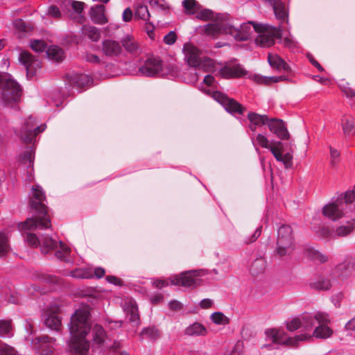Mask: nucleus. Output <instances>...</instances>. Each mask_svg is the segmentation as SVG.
Instances as JSON below:
<instances>
[{
  "mask_svg": "<svg viewBox=\"0 0 355 355\" xmlns=\"http://www.w3.org/2000/svg\"><path fill=\"white\" fill-rule=\"evenodd\" d=\"M90 330L94 343L101 345L105 342L107 336L102 326L95 324L91 329L88 308L77 309L71 317L69 323L71 338L68 346L71 352L79 355L87 354L89 349V343L86 339V336Z\"/></svg>",
  "mask_w": 355,
  "mask_h": 355,
  "instance_id": "f257e3e1",
  "label": "nucleus"
},
{
  "mask_svg": "<svg viewBox=\"0 0 355 355\" xmlns=\"http://www.w3.org/2000/svg\"><path fill=\"white\" fill-rule=\"evenodd\" d=\"M46 196L40 186L32 187V196L30 199V206L34 212V216L28 218L25 222L19 225L20 230H34L39 229H48L51 227L50 217L48 214L47 207L44 202Z\"/></svg>",
  "mask_w": 355,
  "mask_h": 355,
  "instance_id": "f03ea898",
  "label": "nucleus"
},
{
  "mask_svg": "<svg viewBox=\"0 0 355 355\" xmlns=\"http://www.w3.org/2000/svg\"><path fill=\"white\" fill-rule=\"evenodd\" d=\"M259 24L252 22L243 23L239 27H236L229 17L220 16L216 24H208L204 26L205 32L211 36L215 37L221 34L231 35L237 41H246L249 40L254 32H257Z\"/></svg>",
  "mask_w": 355,
  "mask_h": 355,
  "instance_id": "7ed1b4c3",
  "label": "nucleus"
},
{
  "mask_svg": "<svg viewBox=\"0 0 355 355\" xmlns=\"http://www.w3.org/2000/svg\"><path fill=\"white\" fill-rule=\"evenodd\" d=\"M183 51L184 58L188 64L192 67L209 71L214 67V62L211 59L202 57V51L191 43H186L184 45Z\"/></svg>",
  "mask_w": 355,
  "mask_h": 355,
  "instance_id": "20e7f679",
  "label": "nucleus"
},
{
  "mask_svg": "<svg viewBox=\"0 0 355 355\" xmlns=\"http://www.w3.org/2000/svg\"><path fill=\"white\" fill-rule=\"evenodd\" d=\"M275 252L282 257L290 255L295 249V238L291 226L282 225L277 230Z\"/></svg>",
  "mask_w": 355,
  "mask_h": 355,
  "instance_id": "39448f33",
  "label": "nucleus"
},
{
  "mask_svg": "<svg viewBox=\"0 0 355 355\" xmlns=\"http://www.w3.org/2000/svg\"><path fill=\"white\" fill-rule=\"evenodd\" d=\"M265 334L266 338L273 343L289 347H296L300 341L311 338V336L306 333L294 337H289L284 330L277 328L266 329Z\"/></svg>",
  "mask_w": 355,
  "mask_h": 355,
  "instance_id": "423d86ee",
  "label": "nucleus"
},
{
  "mask_svg": "<svg viewBox=\"0 0 355 355\" xmlns=\"http://www.w3.org/2000/svg\"><path fill=\"white\" fill-rule=\"evenodd\" d=\"M0 87L1 98L4 103L9 104L17 101L21 94V89L18 83L8 74H0Z\"/></svg>",
  "mask_w": 355,
  "mask_h": 355,
  "instance_id": "0eeeda50",
  "label": "nucleus"
},
{
  "mask_svg": "<svg viewBox=\"0 0 355 355\" xmlns=\"http://www.w3.org/2000/svg\"><path fill=\"white\" fill-rule=\"evenodd\" d=\"M40 245L43 253L46 254L54 250L55 251V257L58 259L64 262L71 261L69 258L71 249L63 242L60 241L59 244H58L51 237L46 236L41 239Z\"/></svg>",
  "mask_w": 355,
  "mask_h": 355,
  "instance_id": "6e6552de",
  "label": "nucleus"
},
{
  "mask_svg": "<svg viewBox=\"0 0 355 355\" xmlns=\"http://www.w3.org/2000/svg\"><path fill=\"white\" fill-rule=\"evenodd\" d=\"M255 39L257 45L261 47H269L274 44L275 40L281 36L279 28L268 24H259Z\"/></svg>",
  "mask_w": 355,
  "mask_h": 355,
  "instance_id": "1a4fd4ad",
  "label": "nucleus"
},
{
  "mask_svg": "<svg viewBox=\"0 0 355 355\" xmlns=\"http://www.w3.org/2000/svg\"><path fill=\"white\" fill-rule=\"evenodd\" d=\"M205 92L210 95L214 100L223 106L228 112L231 114H243L245 107L233 98H229L226 94L218 92L211 91L210 89H205Z\"/></svg>",
  "mask_w": 355,
  "mask_h": 355,
  "instance_id": "9d476101",
  "label": "nucleus"
},
{
  "mask_svg": "<svg viewBox=\"0 0 355 355\" xmlns=\"http://www.w3.org/2000/svg\"><path fill=\"white\" fill-rule=\"evenodd\" d=\"M35 123V119L32 116L29 117L24 123L20 132V137L24 142H33L35 137L46 129L45 124L34 128Z\"/></svg>",
  "mask_w": 355,
  "mask_h": 355,
  "instance_id": "9b49d317",
  "label": "nucleus"
},
{
  "mask_svg": "<svg viewBox=\"0 0 355 355\" xmlns=\"http://www.w3.org/2000/svg\"><path fill=\"white\" fill-rule=\"evenodd\" d=\"M139 71L144 76L155 77L163 76L164 72L162 61L158 58H150L139 68Z\"/></svg>",
  "mask_w": 355,
  "mask_h": 355,
  "instance_id": "f8f14e48",
  "label": "nucleus"
},
{
  "mask_svg": "<svg viewBox=\"0 0 355 355\" xmlns=\"http://www.w3.org/2000/svg\"><path fill=\"white\" fill-rule=\"evenodd\" d=\"M61 9L67 17L78 19V21L81 22L83 17L80 16L83 10L84 3L77 1L64 0L61 3Z\"/></svg>",
  "mask_w": 355,
  "mask_h": 355,
  "instance_id": "ddd939ff",
  "label": "nucleus"
},
{
  "mask_svg": "<svg viewBox=\"0 0 355 355\" xmlns=\"http://www.w3.org/2000/svg\"><path fill=\"white\" fill-rule=\"evenodd\" d=\"M200 275V271L191 270L182 272L179 276L171 279L173 285H181L185 287L194 286L197 284L196 277Z\"/></svg>",
  "mask_w": 355,
  "mask_h": 355,
  "instance_id": "4468645a",
  "label": "nucleus"
},
{
  "mask_svg": "<svg viewBox=\"0 0 355 355\" xmlns=\"http://www.w3.org/2000/svg\"><path fill=\"white\" fill-rule=\"evenodd\" d=\"M123 311L129 315V320L136 324H139V315L135 301L131 297H124L121 300Z\"/></svg>",
  "mask_w": 355,
  "mask_h": 355,
  "instance_id": "2eb2a0df",
  "label": "nucleus"
},
{
  "mask_svg": "<svg viewBox=\"0 0 355 355\" xmlns=\"http://www.w3.org/2000/svg\"><path fill=\"white\" fill-rule=\"evenodd\" d=\"M122 51V46L117 41L107 39L102 42V52L107 57H117L121 54Z\"/></svg>",
  "mask_w": 355,
  "mask_h": 355,
  "instance_id": "dca6fc26",
  "label": "nucleus"
},
{
  "mask_svg": "<svg viewBox=\"0 0 355 355\" xmlns=\"http://www.w3.org/2000/svg\"><path fill=\"white\" fill-rule=\"evenodd\" d=\"M19 60L26 67L28 75H33L36 69L41 67V62L28 52H21Z\"/></svg>",
  "mask_w": 355,
  "mask_h": 355,
  "instance_id": "f3484780",
  "label": "nucleus"
},
{
  "mask_svg": "<svg viewBox=\"0 0 355 355\" xmlns=\"http://www.w3.org/2000/svg\"><path fill=\"white\" fill-rule=\"evenodd\" d=\"M268 126L270 130L275 134L281 139H288L289 133L282 120L277 119H269Z\"/></svg>",
  "mask_w": 355,
  "mask_h": 355,
  "instance_id": "a211bd4d",
  "label": "nucleus"
},
{
  "mask_svg": "<svg viewBox=\"0 0 355 355\" xmlns=\"http://www.w3.org/2000/svg\"><path fill=\"white\" fill-rule=\"evenodd\" d=\"M220 75L225 78H240L247 75V71L241 64L225 66L219 71Z\"/></svg>",
  "mask_w": 355,
  "mask_h": 355,
  "instance_id": "6ab92c4d",
  "label": "nucleus"
},
{
  "mask_svg": "<svg viewBox=\"0 0 355 355\" xmlns=\"http://www.w3.org/2000/svg\"><path fill=\"white\" fill-rule=\"evenodd\" d=\"M68 84L73 87L83 88L90 84L91 78L85 74L71 73L67 76Z\"/></svg>",
  "mask_w": 355,
  "mask_h": 355,
  "instance_id": "aec40b11",
  "label": "nucleus"
},
{
  "mask_svg": "<svg viewBox=\"0 0 355 355\" xmlns=\"http://www.w3.org/2000/svg\"><path fill=\"white\" fill-rule=\"evenodd\" d=\"M272 7L276 18L282 21L288 17V10L282 0H265Z\"/></svg>",
  "mask_w": 355,
  "mask_h": 355,
  "instance_id": "412c9836",
  "label": "nucleus"
},
{
  "mask_svg": "<svg viewBox=\"0 0 355 355\" xmlns=\"http://www.w3.org/2000/svg\"><path fill=\"white\" fill-rule=\"evenodd\" d=\"M105 6L103 5H96L90 8L89 15L92 21L97 24H105L108 20L105 15Z\"/></svg>",
  "mask_w": 355,
  "mask_h": 355,
  "instance_id": "4be33fe9",
  "label": "nucleus"
},
{
  "mask_svg": "<svg viewBox=\"0 0 355 355\" xmlns=\"http://www.w3.org/2000/svg\"><path fill=\"white\" fill-rule=\"evenodd\" d=\"M58 309L55 311H48L45 315L44 323L49 328L58 331L61 327V318L58 313Z\"/></svg>",
  "mask_w": 355,
  "mask_h": 355,
  "instance_id": "5701e85b",
  "label": "nucleus"
},
{
  "mask_svg": "<svg viewBox=\"0 0 355 355\" xmlns=\"http://www.w3.org/2000/svg\"><path fill=\"white\" fill-rule=\"evenodd\" d=\"M322 214L332 220H337L343 216V211L334 202L326 205L322 209Z\"/></svg>",
  "mask_w": 355,
  "mask_h": 355,
  "instance_id": "b1692460",
  "label": "nucleus"
},
{
  "mask_svg": "<svg viewBox=\"0 0 355 355\" xmlns=\"http://www.w3.org/2000/svg\"><path fill=\"white\" fill-rule=\"evenodd\" d=\"M248 118L250 122V129L254 132L257 126L268 124L269 118L266 115H261L254 112H250Z\"/></svg>",
  "mask_w": 355,
  "mask_h": 355,
  "instance_id": "393cba45",
  "label": "nucleus"
},
{
  "mask_svg": "<svg viewBox=\"0 0 355 355\" xmlns=\"http://www.w3.org/2000/svg\"><path fill=\"white\" fill-rule=\"evenodd\" d=\"M267 266V262L263 257L254 260L250 267V272L253 276H258L264 273Z\"/></svg>",
  "mask_w": 355,
  "mask_h": 355,
  "instance_id": "a878e982",
  "label": "nucleus"
},
{
  "mask_svg": "<svg viewBox=\"0 0 355 355\" xmlns=\"http://www.w3.org/2000/svg\"><path fill=\"white\" fill-rule=\"evenodd\" d=\"M135 17L145 21H149L150 14L144 2H137L135 6Z\"/></svg>",
  "mask_w": 355,
  "mask_h": 355,
  "instance_id": "bb28decb",
  "label": "nucleus"
},
{
  "mask_svg": "<svg viewBox=\"0 0 355 355\" xmlns=\"http://www.w3.org/2000/svg\"><path fill=\"white\" fill-rule=\"evenodd\" d=\"M335 281L331 280L324 277H320L313 281L310 284L311 288L317 291H327L329 290L333 285Z\"/></svg>",
  "mask_w": 355,
  "mask_h": 355,
  "instance_id": "cd10ccee",
  "label": "nucleus"
},
{
  "mask_svg": "<svg viewBox=\"0 0 355 355\" xmlns=\"http://www.w3.org/2000/svg\"><path fill=\"white\" fill-rule=\"evenodd\" d=\"M352 270L349 263H342L338 265L333 272L334 277L343 280L351 274Z\"/></svg>",
  "mask_w": 355,
  "mask_h": 355,
  "instance_id": "c85d7f7f",
  "label": "nucleus"
},
{
  "mask_svg": "<svg viewBox=\"0 0 355 355\" xmlns=\"http://www.w3.org/2000/svg\"><path fill=\"white\" fill-rule=\"evenodd\" d=\"M184 333L190 336H205L207 334V331L201 323L194 322L186 328Z\"/></svg>",
  "mask_w": 355,
  "mask_h": 355,
  "instance_id": "c756f323",
  "label": "nucleus"
},
{
  "mask_svg": "<svg viewBox=\"0 0 355 355\" xmlns=\"http://www.w3.org/2000/svg\"><path fill=\"white\" fill-rule=\"evenodd\" d=\"M124 49L130 52L134 53L136 52L139 49V44L134 38V37L131 35H125L121 41Z\"/></svg>",
  "mask_w": 355,
  "mask_h": 355,
  "instance_id": "7c9ffc66",
  "label": "nucleus"
},
{
  "mask_svg": "<svg viewBox=\"0 0 355 355\" xmlns=\"http://www.w3.org/2000/svg\"><path fill=\"white\" fill-rule=\"evenodd\" d=\"M268 61L272 67L277 69L287 70L288 68L286 62L277 54L269 53Z\"/></svg>",
  "mask_w": 355,
  "mask_h": 355,
  "instance_id": "2f4dec72",
  "label": "nucleus"
},
{
  "mask_svg": "<svg viewBox=\"0 0 355 355\" xmlns=\"http://www.w3.org/2000/svg\"><path fill=\"white\" fill-rule=\"evenodd\" d=\"M13 326L11 320H0V336L11 338L13 336Z\"/></svg>",
  "mask_w": 355,
  "mask_h": 355,
  "instance_id": "473e14b6",
  "label": "nucleus"
},
{
  "mask_svg": "<svg viewBox=\"0 0 355 355\" xmlns=\"http://www.w3.org/2000/svg\"><path fill=\"white\" fill-rule=\"evenodd\" d=\"M305 255L314 261L324 263L327 261V257L313 248L307 247L304 250Z\"/></svg>",
  "mask_w": 355,
  "mask_h": 355,
  "instance_id": "72a5a7b5",
  "label": "nucleus"
},
{
  "mask_svg": "<svg viewBox=\"0 0 355 355\" xmlns=\"http://www.w3.org/2000/svg\"><path fill=\"white\" fill-rule=\"evenodd\" d=\"M328 324H320L313 333V336L318 338H328L333 334V330L327 326Z\"/></svg>",
  "mask_w": 355,
  "mask_h": 355,
  "instance_id": "f704fd0d",
  "label": "nucleus"
},
{
  "mask_svg": "<svg viewBox=\"0 0 355 355\" xmlns=\"http://www.w3.org/2000/svg\"><path fill=\"white\" fill-rule=\"evenodd\" d=\"M82 33L88 37L93 42H98L101 38V32L98 28L92 26H83Z\"/></svg>",
  "mask_w": 355,
  "mask_h": 355,
  "instance_id": "c9c22d12",
  "label": "nucleus"
},
{
  "mask_svg": "<svg viewBox=\"0 0 355 355\" xmlns=\"http://www.w3.org/2000/svg\"><path fill=\"white\" fill-rule=\"evenodd\" d=\"M342 125L345 135H354L355 134V123L352 117L343 116L342 119Z\"/></svg>",
  "mask_w": 355,
  "mask_h": 355,
  "instance_id": "e433bc0d",
  "label": "nucleus"
},
{
  "mask_svg": "<svg viewBox=\"0 0 355 355\" xmlns=\"http://www.w3.org/2000/svg\"><path fill=\"white\" fill-rule=\"evenodd\" d=\"M220 16H223L225 17H228L227 15H224L222 14L216 15L215 17L214 13L209 9H204L198 13L197 17L200 19L204 21H208L211 19H215V21L213 24H216L218 22L220 18Z\"/></svg>",
  "mask_w": 355,
  "mask_h": 355,
  "instance_id": "4c0bfd02",
  "label": "nucleus"
},
{
  "mask_svg": "<svg viewBox=\"0 0 355 355\" xmlns=\"http://www.w3.org/2000/svg\"><path fill=\"white\" fill-rule=\"evenodd\" d=\"M46 53L50 59L55 61H60L64 57L63 51L57 46L49 47L46 51Z\"/></svg>",
  "mask_w": 355,
  "mask_h": 355,
  "instance_id": "58836bf2",
  "label": "nucleus"
},
{
  "mask_svg": "<svg viewBox=\"0 0 355 355\" xmlns=\"http://www.w3.org/2000/svg\"><path fill=\"white\" fill-rule=\"evenodd\" d=\"M355 227V220L348 221L347 225L338 227L335 232V234L338 236H345L349 234Z\"/></svg>",
  "mask_w": 355,
  "mask_h": 355,
  "instance_id": "ea45409f",
  "label": "nucleus"
},
{
  "mask_svg": "<svg viewBox=\"0 0 355 355\" xmlns=\"http://www.w3.org/2000/svg\"><path fill=\"white\" fill-rule=\"evenodd\" d=\"M252 78L254 82H256L259 84H264V85H269L271 83H277V82L284 79V76L267 77V76H261L259 75H254Z\"/></svg>",
  "mask_w": 355,
  "mask_h": 355,
  "instance_id": "a19ab883",
  "label": "nucleus"
},
{
  "mask_svg": "<svg viewBox=\"0 0 355 355\" xmlns=\"http://www.w3.org/2000/svg\"><path fill=\"white\" fill-rule=\"evenodd\" d=\"M302 329L306 331H311L314 326L313 315L304 314L300 317Z\"/></svg>",
  "mask_w": 355,
  "mask_h": 355,
  "instance_id": "79ce46f5",
  "label": "nucleus"
},
{
  "mask_svg": "<svg viewBox=\"0 0 355 355\" xmlns=\"http://www.w3.org/2000/svg\"><path fill=\"white\" fill-rule=\"evenodd\" d=\"M314 321H316L319 325L329 324L331 322V318L327 313L323 311H317L313 315Z\"/></svg>",
  "mask_w": 355,
  "mask_h": 355,
  "instance_id": "37998d69",
  "label": "nucleus"
},
{
  "mask_svg": "<svg viewBox=\"0 0 355 355\" xmlns=\"http://www.w3.org/2000/svg\"><path fill=\"white\" fill-rule=\"evenodd\" d=\"M261 230H262V227L261 226L259 227L250 236H248L245 234H243L241 236H242V242L246 245H248V244H250V243L254 242L260 236V235L261 234Z\"/></svg>",
  "mask_w": 355,
  "mask_h": 355,
  "instance_id": "c03bdc74",
  "label": "nucleus"
},
{
  "mask_svg": "<svg viewBox=\"0 0 355 355\" xmlns=\"http://www.w3.org/2000/svg\"><path fill=\"white\" fill-rule=\"evenodd\" d=\"M10 250L8 239L3 233H0V256L6 255Z\"/></svg>",
  "mask_w": 355,
  "mask_h": 355,
  "instance_id": "a18cd8bd",
  "label": "nucleus"
},
{
  "mask_svg": "<svg viewBox=\"0 0 355 355\" xmlns=\"http://www.w3.org/2000/svg\"><path fill=\"white\" fill-rule=\"evenodd\" d=\"M211 319L216 324H227L229 323V319L220 312L212 313Z\"/></svg>",
  "mask_w": 355,
  "mask_h": 355,
  "instance_id": "49530a36",
  "label": "nucleus"
},
{
  "mask_svg": "<svg viewBox=\"0 0 355 355\" xmlns=\"http://www.w3.org/2000/svg\"><path fill=\"white\" fill-rule=\"evenodd\" d=\"M142 337L149 338L150 339H155L159 336L158 329L155 327H148L144 329L141 332Z\"/></svg>",
  "mask_w": 355,
  "mask_h": 355,
  "instance_id": "de8ad7c7",
  "label": "nucleus"
},
{
  "mask_svg": "<svg viewBox=\"0 0 355 355\" xmlns=\"http://www.w3.org/2000/svg\"><path fill=\"white\" fill-rule=\"evenodd\" d=\"M31 47L35 52H43L47 49L46 42L41 40H35L31 42Z\"/></svg>",
  "mask_w": 355,
  "mask_h": 355,
  "instance_id": "09e8293b",
  "label": "nucleus"
},
{
  "mask_svg": "<svg viewBox=\"0 0 355 355\" xmlns=\"http://www.w3.org/2000/svg\"><path fill=\"white\" fill-rule=\"evenodd\" d=\"M13 24L16 29L22 32H28L33 28L30 24H27L21 19H16Z\"/></svg>",
  "mask_w": 355,
  "mask_h": 355,
  "instance_id": "8fccbe9b",
  "label": "nucleus"
},
{
  "mask_svg": "<svg viewBox=\"0 0 355 355\" xmlns=\"http://www.w3.org/2000/svg\"><path fill=\"white\" fill-rule=\"evenodd\" d=\"M286 329L290 331H294L302 329L300 318H295L286 323Z\"/></svg>",
  "mask_w": 355,
  "mask_h": 355,
  "instance_id": "3c124183",
  "label": "nucleus"
},
{
  "mask_svg": "<svg viewBox=\"0 0 355 355\" xmlns=\"http://www.w3.org/2000/svg\"><path fill=\"white\" fill-rule=\"evenodd\" d=\"M71 275L76 278L88 279L92 275L86 270L76 269L71 272Z\"/></svg>",
  "mask_w": 355,
  "mask_h": 355,
  "instance_id": "603ef678",
  "label": "nucleus"
},
{
  "mask_svg": "<svg viewBox=\"0 0 355 355\" xmlns=\"http://www.w3.org/2000/svg\"><path fill=\"white\" fill-rule=\"evenodd\" d=\"M330 164L332 166H336L339 162L340 153L338 150L330 147Z\"/></svg>",
  "mask_w": 355,
  "mask_h": 355,
  "instance_id": "864d4df0",
  "label": "nucleus"
},
{
  "mask_svg": "<svg viewBox=\"0 0 355 355\" xmlns=\"http://www.w3.org/2000/svg\"><path fill=\"white\" fill-rule=\"evenodd\" d=\"M26 240L28 244L31 246L37 247L39 245H40V240H39V239L35 234H27Z\"/></svg>",
  "mask_w": 355,
  "mask_h": 355,
  "instance_id": "5fc2aeb1",
  "label": "nucleus"
},
{
  "mask_svg": "<svg viewBox=\"0 0 355 355\" xmlns=\"http://www.w3.org/2000/svg\"><path fill=\"white\" fill-rule=\"evenodd\" d=\"M293 155L290 153H287L282 155V159L279 162L284 164L286 168H291L293 165Z\"/></svg>",
  "mask_w": 355,
  "mask_h": 355,
  "instance_id": "6e6d98bb",
  "label": "nucleus"
},
{
  "mask_svg": "<svg viewBox=\"0 0 355 355\" xmlns=\"http://www.w3.org/2000/svg\"><path fill=\"white\" fill-rule=\"evenodd\" d=\"M0 355H15V350L13 347L6 345H0Z\"/></svg>",
  "mask_w": 355,
  "mask_h": 355,
  "instance_id": "4d7b16f0",
  "label": "nucleus"
},
{
  "mask_svg": "<svg viewBox=\"0 0 355 355\" xmlns=\"http://www.w3.org/2000/svg\"><path fill=\"white\" fill-rule=\"evenodd\" d=\"M256 141H257V144L259 146H260L261 147L266 148H270L268 139H267L266 137H265L264 135H263L261 134L257 135V138H256Z\"/></svg>",
  "mask_w": 355,
  "mask_h": 355,
  "instance_id": "13d9d810",
  "label": "nucleus"
},
{
  "mask_svg": "<svg viewBox=\"0 0 355 355\" xmlns=\"http://www.w3.org/2000/svg\"><path fill=\"white\" fill-rule=\"evenodd\" d=\"M342 196L345 203H352L355 200V190L353 188V189L346 191Z\"/></svg>",
  "mask_w": 355,
  "mask_h": 355,
  "instance_id": "bf43d9fd",
  "label": "nucleus"
},
{
  "mask_svg": "<svg viewBox=\"0 0 355 355\" xmlns=\"http://www.w3.org/2000/svg\"><path fill=\"white\" fill-rule=\"evenodd\" d=\"M176 41V34L174 31H170L164 37V42L168 45L173 44Z\"/></svg>",
  "mask_w": 355,
  "mask_h": 355,
  "instance_id": "052dcab7",
  "label": "nucleus"
},
{
  "mask_svg": "<svg viewBox=\"0 0 355 355\" xmlns=\"http://www.w3.org/2000/svg\"><path fill=\"white\" fill-rule=\"evenodd\" d=\"M47 14L54 18H60L61 17V12L59 8L55 6H51L49 8Z\"/></svg>",
  "mask_w": 355,
  "mask_h": 355,
  "instance_id": "680f3d73",
  "label": "nucleus"
},
{
  "mask_svg": "<svg viewBox=\"0 0 355 355\" xmlns=\"http://www.w3.org/2000/svg\"><path fill=\"white\" fill-rule=\"evenodd\" d=\"M85 59L87 62L98 64L101 62L100 58L92 53H86Z\"/></svg>",
  "mask_w": 355,
  "mask_h": 355,
  "instance_id": "e2e57ef3",
  "label": "nucleus"
},
{
  "mask_svg": "<svg viewBox=\"0 0 355 355\" xmlns=\"http://www.w3.org/2000/svg\"><path fill=\"white\" fill-rule=\"evenodd\" d=\"M145 30L148 34V35L151 38L153 39L154 37V25L149 21H146L145 24Z\"/></svg>",
  "mask_w": 355,
  "mask_h": 355,
  "instance_id": "0e129e2a",
  "label": "nucleus"
},
{
  "mask_svg": "<svg viewBox=\"0 0 355 355\" xmlns=\"http://www.w3.org/2000/svg\"><path fill=\"white\" fill-rule=\"evenodd\" d=\"M269 149L275 159L279 162L283 155L281 150L277 146H270Z\"/></svg>",
  "mask_w": 355,
  "mask_h": 355,
  "instance_id": "69168bd1",
  "label": "nucleus"
},
{
  "mask_svg": "<svg viewBox=\"0 0 355 355\" xmlns=\"http://www.w3.org/2000/svg\"><path fill=\"white\" fill-rule=\"evenodd\" d=\"M133 13L130 8H127L124 10L122 15L123 20L125 22L131 21L132 19Z\"/></svg>",
  "mask_w": 355,
  "mask_h": 355,
  "instance_id": "338daca9",
  "label": "nucleus"
},
{
  "mask_svg": "<svg viewBox=\"0 0 355 355\" xmlns=\"http://www.w3.org/2000/svg\"><path fill=\"white\" fill-rule=\"evenodd\" d=\"M183 6L185 10L192 12L195 6L196 1L195 0H184L183 1Z\"/></svg>",
  "mask_w": 355,
  "mask_h": 355,
  "instance_id": "774afa93",
  "label": "nucleus"
}]
</instances>
